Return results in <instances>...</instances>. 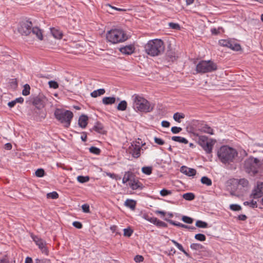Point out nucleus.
I'll use <instances>...</instances> for the list:
<instances>
[{"label":"nucleus","mask_w":263,"mask_h":263,"mask_svg":"<svg viewBox=\"0 0 263 263\" xmlns=\"http://www.w3.org/2000/svg\"><path fill=\"white\" fill-rule=\"evenodd\" d=\"M32 103L37 109H40L44 107V103L43 100L38 97H36L33 98Z\"/></svg>","instance_id":"obj_17"},{"label":"nucleus","mask_w":263,"mask_h":263,"mask_svg":"<svg viewBox=\"0 0 263 263\" xmlns=\"http://www.w3.org/2000/svg\"><path fill=\"white\" fill-rule=\"evenodd\" d=\"M35 174L37 177H42L44 176L45 171L42 168H39L35 171Z\"/></svg>","instance_id":"obj_45"},{"label":"nucleus","mask_w":263,"mask_h":263,"mask_svg":"<svg viewBox=\"0 0 263 263\" xmlns=\"http://www.w3.org/2000/svg\"><path fill=\"white\" fill-rule=\"evenodd\" d=\"M164 43L160 39L150 40L144 46L145 52L152 57L161 54L164 52Z\"/></svg>","instance_id":"obj_2"},{"label":"nucleus","mask_w":263,"mask_h":263,"mask_svg":"<svg viewBox=\"0 0 263 263\" xmlns=\"http://www.w3.org/2000/svg\"><path fill=\"white\" fill-rule=\"evenodd\" d=\"M169 27L172 29L174 30H180V25L178 23H169L168 24Z\"/></svg>","instance_id":"obj_43"},{"label":"nucleus","mask_w":263,"mask_h":263,"mask_svg":"<svg viewBox=\"0 0 263 263\" xmlns=\"http://www.w3.org/2000/svg\"><path fill=\"white\" fill-rule=\"evenodd\" d=\"M219 44L220 46L229 48V46H232L231 40H221L219 41Z\"/></svg>","instance_id":"obj_34"},{"label":"nucleus","mask_w":263,"mask_h":263,"mask_svg":"<svg viewBox=\"0 0 263 263\" xmlns=\"http://www.w3.org/2000/svg\"><path fill=\"white\" fill-rule=\"evenodd\" d=\"M184 117L185 116L183 114L176 112L174 114L173 118L176 121L180 123L181 122L180 119H183Z\"/></svg>","instance_id":"obj_35"},{"label":"nucleus","mask_w":263,"mask_h":263,"mask_svg":"<svg viewBox=\"0 0 263 263\" xmlns=\"http://www.w3.org/2000/svg\"><path fill=\"white\" fill-rule=\"evenodd\" d=\"M195 238L198 240L203 241L205 240L206 237L202 234H197L195 235Z\"/></svg>","instance_id":"obj_46"},{"label":"nucleus","mask_w":263,"mask_h":263,"mask_svg":"<svg viewBox=\"0 0 263 263\" xmlns=\"http://www.w3.org/2000/svg\"><path fill=\"white\" fill-rule=\"evenodd\" d=\"M154 141L156 143H157V144L160 145H162L165 143L164 141L162 139H161L159 138L156 137H155L154 138Z\"/></svg>","instance_id":"obj_52"},{"label":"nucleus","mask_w":263,"mask_h":263,"mask_svg":"<svg viewBox=\"0 0 263 263\" xmlns=\"http://www.w3.org/2000/svg\"><path fill=\"white\" fill-rule=\"evenodd\" d=\"M231 43L232 46H229V48L235 51H239L241 49V46L239 44L232 40H231Z\"/></svg>","instance_id":"obj_32"},{"label":"nucleus","mask_w":263,"mask_h":263,"mask_svg":"<svg viewBox=\"0 0 263 263\" xmlns=\"http://www.w3.org/2000/svg\"><path fill=\"white\" fill-rule=\"evenodd\" d=\"M32 238L40 249L46 245L45 241L36 236H32Z\"/></svg>","instance_id":"obj_19"},{"label":"nucleus","mask_w":263,"mask_h":263,"mask_svg":"<svg viewBox=\"0 0 263 263\" xmlns=\"http://www.w3.org/2000/svg\"><path fill=\"white\" fill-rule=\"evenodd\" d=\"M144 218L147 220L153 223L154 224L157 225L158 227L165 228L167 227V224L163 221H162L157 218L155 217H151L149 218L147 215H144Z\"/></svg>","instance_id":"obj_12"},{"label":"nucleus","mask_w":263,"mask_h":263,"mask_svg":"<svg viewBox=\"0 0 263 263\" xmlns=\"http://www.w3.org/2000/svg\"><path fill=\"white\" fill-rule=\"evenodd\" d=\"M168 221L172 225L178 226L185 229H188L191 231L196 230V228L194 227L189 226L180 222H177L172 220H168Z\"/></svg>","instance_id":"obj_18"},{"label":"nucleus","mask_w":263,"mask_h":263,"mask_svg":"<svg viewBox=\"0 0 263 263\" xmlns=\"http://www.w3.org/2000/svg\"><path fill=\"white\" fill-rule=\"evenodd\" d=\"M126 185L129 186L133 190H142L143 187L141 182H128Z\"/></svg>","instance_id":"obj_16"},{"label":"nucleus","mask_w":263,"mask_h":263,"mask_svg":"<svg viewBox=\"0 0 263 263\" xmlns=\"http://www.w3.org/2000/svg\"><path fill=\"white\" fill-rule=\"evenodd\" d=\"M40 250H41V251H42V252L43 253H44V254H45L46 255H48V249L47 248L46 245H45V246L42 247Z\"/></svg>","instance_id":"obj_57"},{"label":"nucleus","mask_w":263,"mask_h":263,"mask_svg":"<svg viewBox=\"0 0 263 263\" xmlns=\"http://www.w3.org/2000/svg\"><path fill=\"white\" fill-rule=\"evenodd\" d=\"M180 172L188 176H193L196 174V171L195 169L186 166H182L180 168Z\"/></svg>","instance_id":"obj_14"},{"label":"nucleus","mask_w":263,"mask_h":263,"mask_svg":"<svg viewBox=\"0 0 263 263\" xmlns=\"http://www.w3.org/2000/svg\"><path fill=\"white\" fill-rule=\"evenodd\" d=\"M133 233V231L130 228L124 229V235L125 236L129 237L132 235Z\"/></svg>","instance_id":"obj_49"},{"label":"nucleus","mask_w":263,"mask_h":263,"mask_svg":"<svg viewBox=\"0 0 263 263\" xmlns=\"http://www.w3.org/2000/svg\"><path fill=\"white\" fill-rule=\"evenodd\" d=\"M172 140L173 141L184 144H187L188 143V140L187 139L180 136H173L172 137Z\"/></svg>","instance_id":"obj_28"},{"label":"nucleus","mask_w":263,"mask_h":263,"mask_svg":"<svg viewBox=\"0 0 263 263\" xmlns=\"http://www.w3.org/2000/svg\"><path fill=\"white\" fill-rule=\"evenodd\" d=\"M219 29L213 28L211 29V32L213 34L217 35L220 33Z\"/></svg>","instance_id":"obj_59"},{"label":"nucleus","mask_w":263,"mask_h":263,"mask_svg":"<svg viewBox=\"0 0 263 263\" xmlns=\"http://www.w3.org/2000/svg\"><path fill=\"white\" fill-rule=\"evenodd\" d=\"M190 247L193 250H200L203 248V247L199 243H193L190 246Z\"/></svg>","instance_id":"obj_38"},{"label":"nucleus","mask_w":263,"mask_h":263,"mask_svg":"<svg viewBox=\"0 0 263 263\" xmlns=\"http://www.w3.org/2000/svg\"><path fill=\"white\" fill-rule=\"evenodd\" d=\"M217 155L218 159L222 163L229 164L237 156V153L235 149L227 145H223L218 149Z\"/></svg>","instance_id":"obj_4"},{"label":"nucleus","mask_w":263,"mask_h":263,"mask_svg":"<svg viewBox=\"0 0 263 263\" xmlns=\"http://www.w3.org/2000/svg\"><path fill=\"white\" fill-rule=\"evenodd\" d=\"M105 92V90L103 88L99 89L96 90H94L90 93V96L93 98H96L98 96L103 95Z\"/></svg>","instance_id":"obj_27"},{"label":"nucleus","mask_w":263,"mask_h":263,"mask_svg":"<svg viewBox=\"0 0 263 263\" xmlns=\"http://www.w3.org/2000/svg\"><path fill=\"white\" fill-rule=\"evenodd\" d=\"M82 209L84 213H90L89 205L88 204H84L82 205Z\"/></svg>","instance_id":"obj_51"},{"label":"nucleus","mask_w":263,"mask_h":263,"mask_svg":"<svg viewBox=\"0 0 263 263\" xmlns=\"http://www.w3.org/2000/svg\"><path fill=\"white\" fill-rule=\"evenodd\" d=\"M127 105V104L126 101L125 100H123V101H121L119 103V104L117 106V108L118 110L124 111L126 109Z\"/></svg>","instance_id":"obj_30"},{"label":"nucleus","mask_w":263,"mask_h":263,"mask_svg":"<svg viewBox=\"0 0 263 263\" xmlns=\"http://www.w3.org/2000/svg\"><path fill=\"white\" fill-rule=\"evenodd\" d=\"M196 226L198 228H205L208 227V223L201 220H197L196 222Z\"/></svg>","instance_id":"obj_40"},{"label":"nucleus","mask_w":263,"mask_h":263,"mask_svg":"<svg viewBox=\"0 0 263 263\" xmlns=\"http://www.w3.org/2000/svg\"><path fill=\"white\" fill-rule=\"evenodd\" d=\"M15 104H16V102H15V100L9 102L8 103V106L10 108L13 107Z\"/></svg>","instance_id":"obj_60"},{"label":"nucleus","mask_w":263,"mask_h":263,"mask_svg":"<svg viewBox=\"0 0 263 263\" xmlns=\"http://www.w3.org/2000/svg\"><path fill=\"white\" fill-rule=\"evenodd\" d=\"M88 117L85 115H82L80 117L79 119V126L84 128L87 125Z\"/></svg>","instance_id":"obj_20"},{"label":"nucleus","mask_w":263,"mask_h":263,"mask_svg":"<svg viewBox=\"0 0 263 263\" xmlns=\"http://www.w3.org/2000/svg\"><path fill=\"white\" fill-rule=\"evenodd\" d=\"M107 40L113 44L124 42L128 39V36L122 29H111L106 33Z\"/></svg>","instance_id":"obj_5"},{"label":"nucleus","mask_w":263,"mask_h":263,"mask_svg":"<svg viewBox=\"0 0 263 263\" xmlns=\"http://www.w3.org/2000/svg\"><path fill=\"white\" fill-rule=\"evenodd\" d=\"M172 192L171 190H166L165 189H162L160 192V195L163 197H164V196H166L167 195H170L172 194Z\"/></svg>","instance_id":"obj_44"},{"label":"nucleus","mask_w":263,"mask_h":263,"mask_svg":"<svg viewBox=\"0 0 263 263\" xmlns=\"http://www.w3.org/2000/svg\"><path fill=\"white\" fill-rule=\"evenodd\" d=\"M209 141L207 137L200 136L198 138V143L202 147Z\"/></svg>","instance_id":"obj_31"},{"label":"nucleus","mask_w":263,"mask_h":263,"mask_svg":"<svg viewBox=\"0 0 263 263\" xmlns=\"http://www.w3.org/2000/svg\"><path fill=\"white\" fill-rule=\"evenodd\" d=\"M54 114L55 118L61 123L64 124L66 127L69 126L73 117L72 111L68 110L57 109Z\"/></svg>","instance_id":"obj_6"},{"label":"nucleus","mask_w":263,"mask_h":263,"mask_svg":"<svg viewBox=\"0 0 263 263\" xmlns=\"http://www.w3.org/2000/svg\"><path fill=\"white\" fill-rule=\"evenodd\" d=\"M171 241L177 247V248L180 251H181V252H182L184 253V254L186 256L190 257V254L185 250H184V249H183L182 246L181 244L179 243L176 240H173V239L171 240Z\"/></svg>","instance_id":"obj_26"},{"label":"nucleus","mask_w":263,"mask_h":263,"mask_svg":"<svg viewBox=\"0 0 263 263\" xmlns=\"http://www.w3.org/2000/svg\"><path fill=\"white\" fill-rule=\"evenodd\" d=\"M161 125L164 127H168L170 125V123L167 121H163L161 122Z\"/></svg>","instance_id":"obj_58"},{"label":"nucleus","mask_w":263,"mask_h":263,"mask_svg":"<svg viewBox=\"0 0 263 263\" xmlns=\"http://www.w3.org/2000/svg\"><path fill=\"white\" fill-rule=\"evenodd\" d=\"M245 205H249L252 208H256L257 206V202L254 200L251 201H245L243 202Z\"/></svg>","instance_id":"obj_41"},{"label":"nucleus","mask_w":263,"mask_h":263,"mask_svg":"<svg viewBox=\"0 0 263 263\" xmlns=\"http://www.w3.org/2000/svg\"><path fill=\"white\" fill-rule=\"evenodd\" d=\"M116 98L115 97H104L102 99V102L105 105H109L115 103Z\"/></svg>","instance_id":"obj_24"},{"label":"nucleus","mask_w":263,"mask_h":263,"mask_svg":"<svg viewBox=\"0 0 263 263\" xmlns=\"http://www.w3.org/2000/svg\"><path fill=\"white\" fill-rule=\"evenodd\" d=\"M89 179V178L88 176H79L77 177V181H88Z\"/></svg>","instance_id":"obj_55"},{"label":"nucleus","mask_w":263,"mask_h":263,"mask_svg":"<svg viewBox=\"0 0 263 263\" xmlns=\"http://www.w3.org/2000/svg\"><path fill=\"white\" fill-rule=\"evenodd\" d=\"M263 195V182L257 183L256 187L253 190L251 196L253 198H258Z\"/></svg>","instance_id":"obj_10"},{"label":"nucleus","mask_w":263,"mask_h":263,"mask_svg":"<svg viewBox=\"0 0 263 263\" xmlns=\"http://www.w3.org/2000/svg\"><path fill=\"white\" fill-rule=\"evenodd\" d=\"M193 125L200 131L210 135H213V130L208 125L203 121H195L193 122Z\"/></svg>","instance_id":"obj_9"},{"label":"nucleus","mask_w":263,"mask_h":263,"mask_svg":"<svg viewBox=\"0 0 263 263\" xmlns=\"http://www.w3.org/2000/svg\"><path fill=\"white\" fill-rule=\"evenodd\" d=\"M135 49V48L134 45L130 44L120 47L119 50L122 53L124 54L130 55L134 53Z\"/></svg>","instance_id":"obj_13"},{"label":"nucleus","mask_w":263,"mask_h":263,"mask_svg":"<svg viewBox=\"0 0 263 263\" xmlns=\"http://www.w3.org/2000/svg\"><path fill=\"white\" fill-rule=\"evenodd\" d=\"M262 162L256 158L249 157L244 162L246 172L251 176L263 180V171L261 170Z\"/></svg>","instance_id":"obj_1"},{"label":"nucleus","mask_w":263,"mask_h":263,"mask_svg":"<svg viewBox=\"0 0 263 263\" xmlns=\"http://www.w3.org/2000/svg\"><path fill=\"white\" fill-rule=\"evenodd\" d=\"M215 143V141L210 139L204 145L202 146V147L207 154H211L212 152L213 147Z\"/></svg>","instance_id":"obj_15"},{"label":"nucleus","mask_w":263,"mask_h":263,"mask_svg":"<svg viewBox=\"0 0 263 263\" xmlns=\"http://www.w3.org/2000/svg\"><path fill=\"white\" fill-rule=\"evenodd\" d=\"M137 262H140L143 260V257L141 255H136L134 258Z\"/></svg>","instance_id":"obj_56"},{"label":"nucleus","mask_w":263,"mask_h":263,"mask_svg":"<svg viewBox=\"0 0 263 263\" xmlns=\"http://www.w3.org/2000/svg\"><path fill=\"white\" fill-rule=\"evenodd\" d=\"M182 197L188 201H191L195 199V196L192 193H186L182 195Z\"/></svg>","instance_id":"obj_33"},{"label":"nucleus","mask_w":263,"mask_h":263,"mask_svg":"<svg viewBox=\"0 0 263 263\" xmlns=\"http://www.w3.org/2000/svg\"><path fill=\"white\" fill-rule=\"evenodd\" d=\"M89 152L91 153L96 154V155H99L101 153V150L96 147L95 146H91L89 148Z\"/></svg>","instance_id":"obj_42"},{"label":"nucleus","mask_w":263,"mask_h":263,"mask_svg":"<svg viewBox=\"0 0 263 263\" xmlns=\"http://www.w3.org/2000/svg\"><path fill=\"white\" fill-rule=\"evenodd\" d=\"M141 149V147L140 145L132 144L129 147V153L134 158H138L141 155L140 152Z\"/></svg>","instance_id":"obj_11"},{"label":"nucleus","mask_w":263,"mask_h":263,"mask_svg":"<svg viewBox=\"0 0 263 263\" xmlns=\"http://www.w3.org/2000/svg\"><path fill=\"white\" fill-rule=\"evenodd\" d=\"M122 181H136L135 175L132 172H127L125 173Z\"/></svg>","instance_id":"obj_21"},{"label":"nucleus","mask_w":263,"mask_h":263,"mask_svg":"<svg viewBox=\"0 0 263 263\" xmlns=\"http://www.w3.org/2000/svg\"><path fill=\"white\" fill-rule=\"evenodd\" d=\"M15 101L16 103H22L24 102V99L22 97H20V98H16L15 100Z\"/></svg>","instance_id":"obj_61"},{"label":"nucleus","mask_w":263,"mask_h":263,"mask_svg":"<svg viewBox=\"0 0 263 263\" xmlns=\"http://www.w3.org/2000/svg\"><path fill=\"white\" fill-rule=\"evenodd\" d=\"M217 69L216 64L211 60H202L197 64L196 67L197 72L200 73L211 72Z\"/></svg>","instance_id":"obj_7"},{"label":"nucleus","mask_w":263,"mask_h":263,"mask_svg":"<svg viewBox=\"0 0 263 263\" xmlns=\"http://www.w3.org/2000/svg\"><path fill=\"white\" fill-rule=\"evenodd\" d=\"M230 209L233 211H237L240 210L241 208L238 204H231L230 205Z\"/></svg>","instance_id":"obj_53"},{"label":"nucleus","mask_w":263,"mask_h":263,"mask_svg":"<svg viewBox=\"0 0 263 263\" xmlns=\"http://www.w3.org/2000/svg\"><path fill=\"white\" fill-rule=\"evenodd\" d=\"M5 148L8 150L11 149L12 148L11 144L8 143L5 145Z\"/></svg>","instance_id":"obj_63"},{"label":"nucleus","mask_w":263,"mask_h":263,"mask_svg":"<svg viewBox=\"0 0 263 263\" xmlns=\"http://www.w3.org/2000/svg\"><path fill=\"white\" fill-rule=\"evenodd\" d=\"M31 33L35 34L39 40H42L43 39L42 31L38 27H32Z\"/></svg>","instance_id":"obj_22"},{"label":"nucleus","mask_w":263,"mask_h":263,"mask_svg":"<svg viewBox=\"0 0 263 263\" xmlns=\"http://www.w3.org/2000/svg\"><path fill=\"white\" fill-rule=\"evenodd\" d=\"M182 128L180 127L173 126L171 128V132L174 134H176L180 133L182 130Z\"/></svg>","instance_id":"obj_50"},{"label":"nucleus","mask_w":263,"mask_h":263,"mask_svg":"<svg viewBox=\"0 0 263 263\" xmlns=\"http://www.w3.org/2000/svg\"><path fill=\"white\" fill-rule=\"evenodd\" d=\"M49 86L50 88L57 89L59 87L58 83L54 81H50L48 82Z\"/></svg>","instance_id":"obj_48"},{"label":"nucleus","mask_w":263,"mask_h":263,"mask_svg":"<svg viewBox=\"0 0 263 263\" xmlns=\"http://www.w3.org/2000/svg\"><path fill=\"white\" fill-rule=\"evenodd\" d=\"M132 100L133 108L136 111L146 113L151 112L154 109V104L139 95H133Z\"/></svg>","instance_id":"obj_3"},{"label":"nucleus","mask_w":263,"mask_h":263,"mask_svg":"<svg viewBox=\"0 0 263 263\" xmlns=\"http://www.w3.org/2000/svg\"><path fill=\"white\" fill-rule=\"evenodd\" d=\"M32 27V22L29 21H23L20 23L18 27V32L22 35L27 36L31 33Z\"/></svg>","instance_id":"obj_8"},{"label":"nucleus","mask_w":263,"mask_h":263,"mask_svg":"<svg viewBox=\"0 0 263 263\" xmlns=\"http://www.w3.org/2000/svg\"><path fill=\"white\" fill-rule=\"evenodd\" d=\"M30 87L28 84H25L24 86L23 90L22 91V95L24 96H28L30 93Z\"/></svg>","instance_id":"obj_37"},{"label":"nucleus","mask_w":263,"mask_h":263,"mask_svg":"<svg viewBox=\"0 0 263 263\" xmlns=\"http://www.w3.org/2000/svg\"><path fill=\"white\" fill-rule=\"evenodd\" d=\"M107 175L111 177L113 179L117 180V176L115 174L107 173Z\"/></svg>","instance_id":"obj_62"},{"label":"nucleus","mask_w":263,"mask_h":263,"mask_svg":"<svg viewBox=\"0 0 263 263\" xmlns=\"http://www.w3.org/2000/svg\"><path fill=\"white\" fill-rule=\"evenodd\" d=\"M46 197L48 199H56L59 198V194L57 192L54 191L51 193H47Z\"/></svg>","instance_id":"obj_36"},{"label":"nucleus","mask_w":263,"mask_h":263,"mask_svg":"<svg viewBox=\"0 0 263 263\" xmlns=\"http://www.w3.org/2000/svg\"><path fill=\"white\" fill-rule=\"evenodd\" d=\"M124 205L132 210H134L136 208V202L133 199H127L125 201Z\"/></svg>","instance_id":"obj_25"},{"label":"nucleus","mask_w":263,"mask_h":263,"mask_svg":"<svg viewBox=\"0 0 263 263\" xmlns=\"http://www.w3.org/2000/svg\"><path fill=\"white\" fill-rule=\"evenodd\" d=\"M51 32L53 37L55 39H60L62 37L63 34L62 32L57 29L54 28H51Z\"/></svg>","instance_id":"obj_23"},{"label":"nucleus","mask_w":263,"mask_h":263,"mask_svg":"<svg viewBox=\"0 0 263 263\" xmlns=\"http://www.w3.org/2000/svg\"><path fill=\"white\" fill-rule=\"evenodd\" d=\"M182 220L183 222L189 224H191L193 222V219L192 218L186 216H183L182 218Z\"/></svg>","instance_id":"obj_47"},{"label":"nucleus","mask_w":263,"mask_h":263,"mask_svg":"<svg viewBox=\"0 0 263 263\" xmlns=\"http://www.w3.org/2000/svg\"><path fill=\"white\" fill-rule=\"evenodd\" d=\"M72 225L73 227L79 229H81L82 228V224L79 221H74L72 223Z\"/></svg>","instance_id":"obj_54"},{"label":"nucleus","mask_w":263,"mask_h":263,"mask_svg":"<svg viewBox=\"0 0 263 263\" xmlns=\"http://www.w3.org/2000/svg\"><path fill=\"white\" fill-rule=\"evenodd\" d=\"M142 172L147 175H150L152 172V166H144L142 168Z\"/></svg>","instance_id":"obj_39"},{"label":"nucleus","mask_w":263,"mask_h":263,"mask_svg":"<svg viewBox=\"0 0 263 263\" xmlns=\"http://www.w3.org/2000/svg\"><path fill=\"white\" fill-rule=\"evenodd\" d=\"M25 263H32V259L31 257H27L25 259Z\"/></svg>","instance_id":"obj_64"},{"label":"nucleus","mask_w":263,"mask_h":263,"mask_svg":"<svg viewBox=\"0 0 263 263\" xmlns=\"http://www.w3.org/2000/svg\"><path fill=\"white\" fill-rule=\"evenodd\" d=\"M93 129L100 134H103L104 133V130L103 125L99 123H97L93 126Z\"/></svg>","instance_id":"obj_29"}]
</instances>
